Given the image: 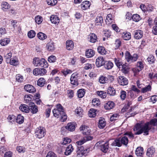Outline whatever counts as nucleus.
Wrapping results in <instances>:
<instances>
[{"label": "nucleus", "mask_w": 157, "mask_h": 157, "mask_svg": "<svg viewBox=\"0 0 157 157\" xmlns=\"http://www.w3.org/2000/svg\"><path fill=\"white\" fill-rule=\"evenodd\" d=\"M149 124L154 126H157V119H152L149 122H147L144 124L142 123H137L133 128L134 131L136 132L135 134L140 135L143 132L144 135H148L149 131L151 129V128L149 127Z\"/></svg>", "instance_id": "nucleus-1"}, {"label": "nucleus", "mask_w": 157, "mask_h": 157, "mask_svg": "<svg viewBox=\"0 0 157 157\" xmlns=\"http://www.w3.org/2000/svg\"><path fill=\"white\" fill-rule=\"evenodd\" d=\"M128 137L124 136L115 139L112 143L111 145L118 147H121L122 144L126 146L128 143Z\"/></svg>", "instance_id": "nucleus-2"}, {"label": "nucleus", "mask_w": 157, "mask_h": 157, "mask_svg": "<svg viewBox=\"0 0 157 157\" xmlns=\"http://www.w3.org/2000/svg\"><path fill=\"white\" fill-rule=\"evenodd\" d=\"M54 116L56 117H60V121L64 122L67 119V116L64 112L63 109H56L53 110Z\"/></svg>", "instance_id": "nucleus-3"}, {"label": "nucleus", "mask_w": 157, "mask_h": 157, "mask_svg": "<svg viewBox=\"0 0 157 157\" xmlns=\"http://www.w3.org/2000/svg\"><path fill=\"white\" fill-rule=\"evenodd\" d=\"M33 63L36 67H40L44 68H47L48 66V64L47 61L44 58L40 59L38 58H34Z\"/></svg>", "instance_id": "nucleus-4"}, {"label": "nucleus", "mask_w": 157, "mask_h": 157, "mask_svg": "<svg viewBox=\"0 0 157 157\" xmlns=\"http://www.w3.org/2000/svg\"><path fill=\"white\" fill-rule=\"evenodd\" d=\"M98 148L102 152L104 153L107 152L109 148V144L108 141L105 143L103 142L99 141L96 144Z\"/></svg>", "instance_id": "nucleus-5"}, {"label": "nucleus", "mask_w": 157, "mask_h": 157, "mask_svg": "<svg viewBox=\"0 0 157 157\" xmlns=\"http://www.w3.org/2000/svg\"><path fill=\"white\" fill-rule=\"evenodd\" d=\"M125 57L127 61L131 63L136 61L138 58V56L136 54H134L132 56L129 52L126 51L125 54Z\"/></svg>", "instance_id": "nucleus-6"}, {"label": "nucleus", "mask_w": 157, "mask_h": 157, "mask_svg": "<svg viewBox=\"0 0 157 157\" xmlns=\"http://www.w3.org/2000/svg\"><path fill=\"white\" fill-rule=\"evenodd\" d=\"M35 136L37 137L40 139L44 137L45 134V129L43 127H40L36 128L35 131Z\"/></svg>", "instance_id": "nucleus-7"}, {"label": "nucleus", "mask_w": 157, "mask_h": 157, "mask_svg": "<svg viewBox=\"0 0 157 157\" xmlns=\"http://www.w3.org/2000/svg\"><path fill=\"white\" fill-rule=\"evenodd\" d=\"M47 73V71L44 68H36L33 71V75L36 76L43 75Z\"/></svg>", "instance_id": "nucleus-8"}, {"label": "nucleus", "mask_w": 157, "mask_h": 157, "mask_svg": "<svg viewBox=\"0 0 157 157\" xmlns=\"http://www.w3.org/2000/svg\"><path fill=\"white\" fill-rule=\"evenodd\" d=\"M118 83L121 85L125 86L128 84V79L123 76H120L117 78Z\"/></svg>", "instance_id": "nucleus-9"}, {"label": "nucleus", "mask_w": 157, "mask_h": 157, "mask_svg": "<svg viewBox=\"0 0 157 157\" xmlns=\"http://www.w3.org/2000/svg\"><path fill=\"white\" fill-rule=\"evenodd\" d=\"M78 74L77 73H73L71 75L70 80L71 83L75 85H78Z\"/></svg>", "instance_id": "nucleus-10"}, {"label": "nucleus", "mask_w": 157, "mask_h": 157, "mask_svg": "<svg viewBox=\"0 0 157 157\" xmlns=\"http://www.w3.org/2000/svg\"><path fill=\"white\" fill-rule=\"evenodd\" d=\"M105 63V62L102 56L98 57L96 60V64L98 67L103 65Z\"/></svg>", "instance_id": "nucleus-11"}, {"label": "nucleus", "mask_w": 157, "mask_h": 157, "mask_svg": "<svg viewBox=\"0 0 157 157\" xmlns=\"http://www.w3.org/2000/svg\"><path fill=\"white\" fill-rule=\"evenodd\" d=\"M134 37L136 39H140L143 36V32L140 30H137L134 32Z\"/></svg>", "instance_id": "nucleus-12"}, {"label": "nucleus", "mask_w": 157, "mask_h": 157, "mask_svg": "<svg viewBox=\"0 0 157 157\" xmlns=\"http://www.w3.org/2000/svg\"><path fill=\"white\" fill-rule=\"evenodd\" d=\"M29 109L33 114L36 113L38 112L37 106L34 103L32 102L29 105Z\"/></svg>", "instance_id": "nucleus-13"}, {"label": "nucleus", "mask_w": 157, "mask_h": 157, "mask_svg": "<svg viewBox=\"0 0 157 157\" xmlns=\"http://www.w3.org/2000/svg\"><path fill=\"white\" fill-rule=\"evenodd\" d=\"M24 89L27 92L29 93H34L35 92V88L32 85L27 84L24 86Z\"/></svg>", "instance_id": "nucleus-14"}, {"label": "nucleus", "mask_w": 157, "mask_h": 157, "mask_svg": "<svg viewBox=\"0 0 157 157\" xmlns=\"http://www.w3.org/2000/svg\"><path fill=\"white\" fill-rule=\"evenodd\" d=\"M76 125V123L74 122L68 123L66 126V128L69 131H73L75 129Z\"/></svg>", "instance_id": "nucleus-15"}, {"label": "nucleus", "mask_w": 157, "mask_h": 157, "mask_svg": "<svg viewBox=\"0 0 157 157\" xmlns=\"http://www.w3.org/2000/svg\"><path fill=\"white\" fill-rule=\"evenodd\" d=\"M106 124V122L104 118H100L98 121V127L100 129L104 128Z\"/></svg>", "instance_id": "nucleus-16"}, {"label": "nucleus", "mask_w": 157, "mask_h": 157, "mask_svg": "<svg viewBox=\"0 0 157 157\" xmlns=\"http://www.w3.org/2000/svg\"><path fill=\"white\" fill-rule=\"evenodd\" d=\"M50 20L52 23L55 24H58L60 21L59 18L57 16L55 15H52L51 16Z\"/></svg>", "instance_id": "nucleus-17"}, {"label": "nucleus", "mask_w": 157, "mask_h": 157, "mask_svg": "<svg viewBox=\"0 0 157 157\" xmlns=\"http://www.w3.org/2000/svg\"><path fill=\"white\" fill-rule=\"evenodd\" d=\"M90 5V2L88 1H85L81 4V8L83 10H86L89 8Z\"/></svg>", "instance_id": "nucleus-18"}, {"label": "nucleus", "mask_w": 157, "mask_h": 157, "mask_svg": "<svg viewBox=\"0 0 157 157\" xmlns=\"http://www.w3.org/2000/svg\"><path fill=\"white\" fill-rule=\"evenodd\" d=\"M114 103L111 101H109L105 104L104 108L106 110H109L113 108Z\"/></svg>", "instance_id": "nucleus-19"}, {"label": "nucleus", "mask_w": 157, "mask_h": 157, "mask_svg": "<svg viewBox=\"0 0 157 157\" xmlns=\"http://www.w3.org/2000/svg\"><path fill=\"white\" fill-rule=\"evenodd\" d=\"M23 112L26 113H29L30 111L29 107L25 104H21L19 108Z\"/></svg>", "instance_id": "nucleus-20"}, {"label": "nucleus", "mask_w": 157, "mask_h": 157, "mask_svg": "<svg viewBox=\"0 0 157 157\" xmlns=\"http://www.w3.org/2000/svg\"><path fill=\"white\" fill-rule=\"evenodd\" d=\"M67 49L69 50H72L74 47V44L73 41L71 40H68L66 42Z\"/></svg>", "instance_id": "nucleus-21"}, {"label": "nucleus", "mask_w": 157, "mask_h": 157, "mask_svg": "<svg viewBox=\"0 0 157 157\" xmlns=\"http://www.w3.org/2000/svg\"><path fill=\"white\" fill-rule=\"evenodd\" d=\"M74 148L71 145H69L66 148L64 154L66 155H68L71 154Z\"/></svg>", "instance_id": "nucleus-22"}, {"label": "nucleus", "mask_w": 157, "mask_h": 157, "mask_svg": "<svg viewBox=\"0 0 157 157\" xmlns=\"http://www.w3.org/2000/svg\"><path fill=\"white\" fill-rule=\"evenodd\" d=\"M89 36L88 39H89V41L90 42L94 43L96 41L97 36L94 33H91Z\"/></svg>", "instance_id": "nucleus-23"}, {"label": "nucleus", "mask_w": 157, "mask_h": 157, "mask_svg": "<svg viewBox=\"0 0 157 157\" xmlns=\"http://www.w3.org/2000/svg\"><path fill=\"white\" fill-rule=\"evenodd\" d=\"M54 44V43L53 41L48 43L47 45V47L48 50L50 51H54L55 49Z\"/></svg>", "instance_id": "nucleus-24"}, {"label": "nucleus", "mask_w": 157, "mask_h": 157, "mask_svg": "<svg viewBox=\"0 0 157 157\" xmlns=\"http://www.w3.org/2000/svg\"><path fill=\"white\" fill-rule=\"evenodd\" d=\"M155 152L154 148L152 147H151L148 148L146 152V155L147 156L151 157L152 156L154 153Z\"/></svg>", "instance_id": "nucleus-25"}, {"label": "nucleus", "mask_w": 157, "mask_h": 157, "mask_svg": "<svg viewBox=\"0 0 157 157\" xmlns=\"http://www.w3.org/2000/svg\"><path fill=\"white\" fill-rule=\"evenodd\" d=\"M122 68V72L124 74H127L129 72V68L126 63L123 64L121 68Z\"/></svg>", "instance_id": "nucleus-26"}, {"label": "nucleus", "mask_w": 157, "mask_h": 157, "mask_svg": "<svg viewBox=\"0 0 157 157\" xmlns=\"http://www.w3.org/2000/svg\"><path fill=\"white\" fill-rule=\"evenodd\" d=\"M95 54L94 51L92 49H90L86 52V56L88 58L93 57Z\"/></svg>", "instance_id": "nucleus-27"}, {"label": "nucleus", "mask_w": 157, "mask_h": 157, "mask_svg": "<svg viewBox=\"0 0 157 157\" xmlns=\"http://www.w3.org/2000/svg\"><path fill=\"white\" fill-rule=\"evenodd\" d=\"M107 94L110 96H114L116 94V90L113 87L109 86L107 89Z\"/></svg>", "instance_id": "nucleus-28"}, {"label": "nucleus", "mask_w": 157, "mask_h": 157, "mask_svg": "<svg viewBox=\"0 0 157 157\" xmlns=\"http://www.w3.org/2000/svg\"><path fill=\"white\" fill-rule=\"evenodd\" d=\"M143 148L141 147H138L135 151V154L137 156H141L143 154Z\"/></svg>", "instance_id": "nucleus-29"}, {"label": "nucleus", "mask_w": 157, "mask_h": 157, "mask_svg": "<svg viewBox=\"0 0 157 157\" xmlns=\"http://www.w3.org/2000/svg\"><path fill=\"white\" fill-rule=\"evenodd\" d=\"M90 148H88L86 149H84L82 152H78V155H77L78 157H81L83 156H86L87 155V154L90 151Z\"/></svg>", "instance_id": "nucleus-30"}, {"label": "nucleus", "mask_w": 157, "mask_h": 157, "mask_svg": "<svg viewBox=\"0 0 157 157\" xmlns=\"http://www.w3.org/2000/svg\"><path fill=\"white\" fill-rule=\"evenodd\" d=\"M128 97L129 99L133 100L136 97V95L135 92L130 90L128 92Z\"/></svg>", "instance_id": "nucleus-31"}, {"label": "nucleus", "mask_w": 157, "mask_h": 157, "mask_svg": "<svg viewBox=\"0 0 157 157\" xmlns=\"http://www.w3.org/2000/svg\"><path fill=\"white\" fill-rule=\"evenodd\" d=\"M122 37L125 40H128L131 38V34L129 32H124L122 34Z\"/></svg>", "instance_id": "nucleus-32"}, {"label": "nucleus", "mask_w": 157, "mask_h": 157, "mask_svg": "<svg viewBox=\"0 0 157 157\" xmlns=\"http://www.w3.org/2000/svg\"><path fill=\"white\" fill-rule=\"evenodd\" d=\"M46 83L45 79L43 78H40L37 82V85L40 87L43 86Z\"/></svg>", "instance_id": "nucleus-33"}, {"label": "nucleus", "mask_w": 157, "mask_h": 157, "mask_svg": "<svg viewBox=\"0 0 157 157\" xmlns=\"http://www.w3.org/2000/svg\"><path fill=\"white\" fill-rule=\"evenodd\" d=\"M2 9L3 10L8 9L10 7V5L6 2H3L1 3V5Z\"/></svg>", "instance_id": "nucleus-34"}, {"label": "nucleus", "mask_w": 157, "mask_h": 157, "mask_svg": "<svg viewBox=\"0 0 157 157\" xmlns=\"http://www.w3.org/2000/svg\"><path fill=\"white\" fill-rule=\"evenodd\" d=\"M98 52L102 55L106 54L107 52L105 50L104 47L102 46H99L98 48Z\"/></svg>", "instance_id": "nucleus-35"}, {"label": "nucleus", "mask_w": 157, "mask_h": 157, "mask_svg": "<svg viewBox=\"0 0 157 157\" xmlns=\"http://www.w3.org/2000/svg\"><path fill=\"white\" fill-rule=\"evenodd\" d=\"M87 127L84 125H82L80 128V129L81 131H83V133L85 135H88L90 133V132L88 131V130L87 129Z\"/></svg>", "instance_id": "nucleus-36"}, {"label": "nucleus", "mask_w": 157, "mask_h": 157, "mask_svg": "<svg viewBox=\"0 0 157 157\" xmlns=\"http://www.w3.org/2000/svg\"><path fill=\"white\" fill-rule=\"evenodd\" d=\"M114 61L117 66L119 68H121V67L123 65V63L119 59H117L116 58L114 59Z\"/></svg>", "instance_id": "nucleus-37"}, {"label": "nucleus", "mask_w": 157, "mask_h": 157, "mask_svg": "<svg viewBox=\"0 0 157 157\" xmlns=\"http://www.w3.org/2000/svg\"><path fill=\"white\" fill-rule=\"evenodd\" d=\"M16 122L19 124H21L24 121V117L20 114H19L16 119Z\"/></svg>", "instance_id": "nucleus-38"}, {"label": "nucleus", "mask_w": 157, "mask_h": 157, "mask_svg": "<svg viewBox=\"0 0 157 157\" xmlns=\"http://www.w3.org/2000/svg\"><path fill=\"white\" fill-rule=\"evenodd\" d=\"M38 38L40 40H44L47 38L46 35L42 33V32H39L37 35Z\"/></svg>", "instance_id": "nucleus-39"}, {"label": "nucleus", "mask_w": 157, "mask_h": 157, "mask_svg": "<svg viewBox=\"0 0 157 157\" xmlns=\"http://www.w3.org/2000/svg\"><path fill=\"white\" fill-rule=\"evenodd\" d=\"M88 115L89 117H94L96 115V110L94 109H91L89 112Z\"/></svg>", "instance_id": "nucleus-40"}, {"label": "nucleus", "mask_w": 157, "mask_h": 157, "mask_svg": "<svg viewBox=\"0 0 157 157\" xmlns=\"http://www.w3.org/2000/svg\"><path fill=\"white\" fill-rule=\"evenodd\" d=\"M10 42V40L9 39H4L0 40V44L4 46L9 44Z\"/></svg>", "instance_id": "nucleus-41"}, {"label": "nucleus", "mask_w": 157, "mask_h": 157, "mask_svg": "<svg viewBox=\"0 0 157 157\" xmlns=\"http://www.w3.org/2000/svg\"><path fill=\"white\" fill-rule=\"evenodd\" d=\"M107 79L106 77L102 76L99 78V81L101 84H104L105 83H108Z\"/></svg>", "instance_id": "nucleus-42"}, {"label": "nucleus", "mask_w": 157, "mask_h": 157, "mask_svg": "<svg viewBox=\"0 0 157 157\" xmlns=\"http://www.w3.org/2000/svg\"><path fill=\"white\" fill-rule=\"evenodd\" d=\"M92 103L94 106L97 107L100 104V102L98 99L94 98L92 101Z\"/></svg>", "instance_id": "nucleus-43"}, {"label": "nucleus", "mask_w": 157, "mask_h": 157, "mask_svg": "<svg viewBox=\"0 0 157 157\" xmlns=\"http://www.w3.org/2000/svg\"><path fill=\"white\" fill-rule=\"evenodd\" d=\"M106 62V63L105 65V68L108 70L111 69L113 66V63L110 61Z\"/></svg>", "instance_id": "nucleus-44"}, {"label": "nucleus", "mask_w": 157, "mask_h": 157, "mask_svg": "<svg viewBox=\"0 0 157 157\" xmlns=\"http://www.w3.org/2000/svg\"><path fill=\"white\" fill-rule=\"evenodd\" d=\"M11 65L14 66H17L18 64V60L17 59L13 58L10 59L8 61Z\"/></svg>", "instance_id": "nucleus-45"}, {"label": "nucleus", "mask_w": 157, "mask_h": 157, "mask_svg": "<svg viewBox=\"0 0 157 157\" xmlns=\"http://www.w3.org/2000/svg\"><path fill=\"white\" fill-rule=\"evenodd\" d=\"M121 41L119 39H117L115 40L114 43V48L115 49H118L121 45Z\"/></svg>", "instance_id": "nucleus-46"}, {"label": "nucleus", "mask_w": 157, "mask_h": 157, "mask_svg": "<svg viewBox=\"0 0 157 157\" xmlns=\"http://www.w3.org/2000/svg\"><path fill=\"white\" fill-rule=\"evenodd\" d=\"M97 93L98 95L102 98H104L106 97V92L104 91H98Z\"/></svg>", "instance_id": "nucleus-47"}, {"label": "nucleus", "mask_w": 157, "mask_h": 157, "mask_svg": "<svg viewBox=\"0 0 157 157\" xmlns=\"http://www.w3.org/2000/svg\"><path fill=\"white\" fill-rule=\"evenodd\" d=\"M137 67L139 68V69H138V72H139L140 71H141L144 68V64L143 62L141 61H138L137 63Z\"/></svg>", "instance_id": "nucleus-48"}, {"label": "nucleus", "mask_w": 157, "mask_h": 157, "mask_svg": "<svg viewBox=\"0 0 157 157\" xmlns=\"http://www.w3.org/2000/svg\"><path fill=\"white\" fill-rule=\"evenodd\" d=\"M85 92L84 89H80L77 91L78 96L79 98H82L84 95Z\"/></svg>", "instance_id": "nucleus-49"}, {"label": "nucleus", "mask_w": 157, "mask_h": 157, "mask_svg": "<svg viewBox=\"0 0 157 157\" xmlns=\"http://www.w3.org/2000/svg\"><path fill=\"white\" fill-rule=\"evenodd\" d=\"M151 86L150 85H148L147 86L145 87L142 89L141 92L143 93H144L147 91H151Z\"/></svg>", "instance_id": "nucleus-50"}, {"label": "nucleus", "mask_w": 157, "mask_h": 157, "mask_svg": "<svg viewBox=\"0 0 157 157\" xmlns=\"http://www.w3.org/2000/svg\"><path fill=\"white\" fill-rule=\"evenodd\" d=\"M35 35L36 33L34 30H31L28 32V36L29 38H33L35 36Z\"/></svg>", "instance_id": "nucleus-51"}, {"label": "nucleus", "mask_w": 157, "mask_h": 157, "mask_svg": "<svg viewBox=\"0 0 157 157\" xmlns=\"http://www.w3.org/2000/svg\"><path fill=\"white\" fill-rule=\"evenodd\" d=\"M147 60L149 63H153L155 61V59L153 55H150L147 59Z\"/></svg>", "instance_id": "nucleus-52"}, {"label": "nucleus", "mask_w": 157, "mask_h": 157, "mask_svg": "<svg viewBox=\"0 0 157 157\" xmlns=\"http://www.w3.org/2000/svg\"><path fill=\"white\" fill-rule=\"evenodd\" d=\"M132 18L134 21L138 22L139 21L141 18L139 15L138 14H135L133 15Z\"/></svg>", "instance_id": "nucleus-53"}, {"label": "nucleus", "mask_w": 157, "mask_h": 157, "mask_svg": "<svg viewBox=\"0 0 157 157\" xmlns=\"http://www.w3.org/2000/svg\"><path fill=\"white\" fill-rule=\"evenodd\" d=\"M58 0H47V2L49 5L53 6L56 5Z\"/></svg>", "instance_id": "nucleus-54"}, {"label": "nucleus", "mask_w": 157, "mask_h": 157, "mask_svg": "<svg viewBox=\"0 0 157 157\" xmlns=\"http://www.w3.org/2000/svg\"><path fill=\"white\" fill-rule=\"evenodd\" d=\"M33 96L31 95H25L24 97V100L26 103H29L32 99Z\"/></svg>", "instance_id": "nucleus-55"}, {"label": "nucleus", "mask_w": 157, "mask_h": 157, "mask_svg": "<svg viewBox=\"0 0 157 157\" xmlns=\"http://www.w3.org/2000/svg\"><path fill=\"white\" fill-rule=\"evenodd\" d=\"M35 21L37 23L39 24L42 21V17L40 16H36L35 17Z\"/></svg>", "instance_id": "nucleus-56"}, {"label": "nucleus", "mask_w": 157, "mask_h": 157, "mask_svg": "<svg viewBox=\"0 0 157 157\" xmlns=\"http://www.w3.org/2000/svg\"><path fill=\"white\" fill-rule=\"evenodd\" d=\"M12 54L11 52H9L6 54H5L4 56V58L6 59V61L7 63L10 60H8L9 59H10L12 56Z\"/></svg>", "instance_id": "nucleus-57"}, {"label": "nucleus", "mask_w": 157, "mask_h": 157, "mask_svg": "<svg viewBox=\"0 0 157 157\" xmlns=\"http://www.w3.org/2000/svg\"><path fill=\"white\" fill-rule=\"evenodd\" d=\"M113 20V17L112 14H109L107 15L106 17L105 21L106 22H107V21H109V22H112Z\"/></svg>", "instance_id": "nucleus-58"}, {"label": "nucleus", "mask_w": 157, "mask_h": 157, "mask_svg": "<svg viewBox=\"0 0 157 157\" xmlns=\"http://www.w3.org/2000/svg\"><path fill=\"white\" fill-rule=\"evenodd\" d=\"M75 112L77 114L80 116L82 114L83 110L81 107H79L77 108L75 110Z\"/></svg>", "instance_id": "nucleus-59"}, {"label": "nucleus", "mask_w": 157, "mask_h": 157, "mask_svg": "<svg viewBox=\"0 0 157 157\" xmlns=\"http://www.w3.org/2000/svg\"><path fill=\"white\" fill-rule=\"evenodd\" d=\"M120 94V97L121 99L123 100H124L126 97V92L122 90L121 91Z\"/></svg>", "instance_id": "nucleus-60"}, {"label": "nucleus", "mask_w": 157, "mask_h": 157, "mask_svg": "<svg viewBox=\"0 0 157 157\" xmlns=\"http://www.w3.org/2000/svg\"><path fill=\"white\" fill-rule=\"evenodd\" d=\"M17 150L19 153H24L26 151L25 148L21 146L17 147Z\"/></svg>", "instance_id": "nucleus-61"}, {"label": "nucleus", "mask_w": 157, "mask_h": 157, "mask_svg": "<svg viewBox=\"0 0 157 157\" xmlns=\"http://www.w3.org/2000/svg\"><path fill=\"white\" fill-rule=\"evenodd\" d=\"M71 72L72 71L71 70L67 69H65L61 71L62 73L65 76H66L67 75L71 73Z\"/></svg>", "instance_id": "nucleus-62"}, {"label": "nucleus", "mask_w": 157, "mask_h": 157, "mask_svg": "<svg viewBox=\"0 0 157 157\" xmlns=\"http://www.w3.org/2000/svg\"><path fill=\"white\" fill-rule=\"evenodd\" d=\"M103 21L102 17L101 16H98L96 19L95 20V22L96 23H102Z\"/></svg>", "instance_id": "nucleus-63"}, {"label": "nucleus", "mask_w": 157, "mask_h": 157, "mask_svg": "<svg viewBox=\"0 0 157 157\" xmlns=\"http://www.w3.org/2000/svg\"><path fill=\"white\" fill-rule=\"evenodd\" d=\"M56 58L54 56H49L48 59V61L50 63H53L55 62Z\"/></svg>", "instance_id": "nucleus-64"}]
</instances>
